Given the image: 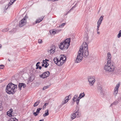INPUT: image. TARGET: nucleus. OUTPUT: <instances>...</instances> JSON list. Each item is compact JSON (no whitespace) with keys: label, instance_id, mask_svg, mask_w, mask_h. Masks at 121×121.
<instances>
[{"label":"nucleus","instance_id":"09e8293b","mask_svg":"<svg viewBox=\"0 0 121 121\" xmlns=\"http://www.w3.org/2000/svg\"><path fill=\"white\" fill-rule=\"evenodd\" d=\"M9 111H9V112L12 113L13 111V110L11 108L10 109Z\"/></svg>","mask_w":121,"mask_h":121},{"label":"nucleus","instance_id":"dca6fc26","mask_svg":"<svg viewBox=\"0 0 121 121\" xmlns=\"http://www.w3.org/2000/svg\"><path fill=\"white\" fill-rule=\"evenodd\" d=\"M64 62L62 61L61 60H58V62L56 64L58 65L59 66H61L62 65V64L64 63Z\"/></svg>","mask_w":121,"mask_h":121},{"label":"nucleus","instance_id":"2eb2a0df","mask_svg":"<svg viewBox=\"0 0 121 121\" xmlns=\"http://www.w3.org/2000/svg\"><path fill=\"white\" fill-rule=\"evenodd\" d=\"M68 101V99H67V98L65 97L64 99V100L62 102V104H61V106H63L64 104H66Z\"/></svg>","mask_w":121,"mask_h":121},{"label":"nucleus","instance_id":"4468645a","mask_svg":"<svg viewBox=\"0 0 121 121\" xmlns=\"http://www.w3.org/2000/svg\"><path fill=\"white\" fill-rule=\"evenodd\" d=\"M98 91L101 94H104V93L102 91V89L101 86H99L98 87Z\"/></svg>","mask_w":121,"mask_h":121},{"label":"nucleus","instance_id":"0eeeda50","mask_svg":"<svg viewBox=\"0 0 121 121\" xmlns=\"http://www.w3.org/2000/svg\"><path fill=\"white\" fill-rule=\"evenodd\" d=\"M94 76H89L88 77V79L91 86L93 85L95 81V79L94 78Z\"/></svg>","mask_w":121,"mask_h":121},{"label":"nucleus","instance_id":"9d476101","mask_svg":"<svg viewBox=\"0 0 121 121\" xmlns=\"http://www.w3.org/2000/svg\"><path fill=\"white\" fill-rule=\"evenodd\" d=\"M120 84H117L114 90V94L115 95V96H116L118 92V91L119 88L120 86Z\"/></svg>","mask_w":121,"mask_h":121},{"label":"nucleus","instance_id":"3c124183","mask_svg":"<svg viewBox=\"0 0 121 121\" xmlns=\"http://www.w3.org/2000/svg\"><path fill=\"white\" fill-rule=\"evenodd\" d=\"M81 98V97H79H79H78V98L77 99V100L79 101L80 99Z\"/></svg>","mask_w":121,"mask_h":121},{"label":"nucleus","instance_id":"0e129e2a","mask_svg":"<svg viewBox=\"0 0 121 121\" xmlns=\"http://www.w3.org/2000/svg\"><path fill=\"white\" fill-rule=\"evenodd\" d=\"M97 34H100V32L98 31L97 32Z\"/></svg>","mask_w":121,"mask_h":121},{"label":"nucleus","instance_id":"473e14b6","mask_svg":"<svg viewBox=\"0 0 121 121\" xmlns=\"http://www.w3.org/2000/svg\"><path fill=\"white\" fill-rule=\"evenodd\" d=\"M7 114L8 116L10 117L12 116V113L10 112L9 111L7 112Z\"/></svg>","mask_w":121,"mask_h":121},{"label":"nucleus","instance_id":"4c0bfd02","mask_svg":"<svg viewBox=\"0 0 121 121\" xmlns=\"http://www.w3.org/2000/svg\"><path fill=\"white\" fill-rule=\"evenodd\" d=\"M38 114L39 113H38V112H37L36 111V112H34L33 113V114L35 116L37 115H38Z\"/></svg>","mask_w":121,"mask_h":121},{"label":"nucleus","instance_id":"f257e3e1","mask_svg":"<svg viewBox=\"0 0 121 121\" xmlns=\"http://www.w3.org/2000/svg\"><path fill=\"white\" fill-rule=\"evenodd\" d=\"M107 63L104 67V69L106 71L108 72L114 71L116 68V66L114 63H112L111 61V57L110 52L107 54Z\"/></svg>","mask_w":121,"mask_h":121},{"label":"nucleus","instance_id":"69168bd1","mask_svg":"<svg viewBox=\"0 0 121 121\" xmlns=\"http://www.w3.org/2000/svg\"><path fill=\"white\" fill-rule=\"evenodd\" d=\"M99 30V28H97V31H98Z\"/></svg>","mask_w":121,"mask_h":121},{"label":"nucleus","instance_id":"c9c22d12","mask_svg":"<svg viewBox=\"0 0 121 121\" xmlns=\"http://www.w3.org/2000/svg\"><path fill=\"white\" fill-rule=\"evenodd\" d=\"M3 108L2 106V104L0 103V111H1L3 110Z\"/></svg>","mask_w":121,"mask_h":121},{"label":"nucleus","instance_id":"5fc2aeb1","mask_svg":"<svg viewBox=\"0 0 121 121\" xmlns=\"http://www.w3.org/2000/svg\"><path fill=\"white\" fill-rule=\"evenodd\" d=\"M47 89V88L46 87V86H44L43 87V89L44 90H45Z\"/></svg>","mask_w":121,"mask_h":121},{"label":"nucleus","instance_id":"f8f14e48","mask_svg":"<svg viewBox=\"0 0 121 121\" xmlns=\"http://www.w3.org/2000/svg\"><path fill=\"white\" fill-rule=\"evenodd\" d=\"M44 17L42 16L40 17H39L36 20L35 22L36 23H38L41 22L43 19Z\"/></svg>","mask_w":121,"mask_h":121},{"label":"nucleus","instance_id":"052dcab7","mask_svg":"<svg viewBox=\"0 0 121 121\" xmlns=\"http://www.w3.org/2000/svg\"><path fill=\"white\" fill-rule=\"evenodd\" d=\"M49 86H46V87L47 88V89L48 88Z\"/></svg>","mask_w":121,"mask_h":121},{"label":"nucleus","instance_id":"774afa93","mask_svg":"<svg viewBox=\"0 0 121 121\" xmlns=\"http://www.w3.org/2000/svg\"><path fill=\"white\" fill-rule=\"evenodd\" d=\"M31 82H32V81H31Z\"/></svg>","mask_w":121,"mask_h":121},{"label":"nucleus","instance_id":"1a4fd4ad","mask_svg":"<svg viewBox=\"0 0 121 121\" xmlns=\"http://www.w3.org/2000/svg\"><path fill=\"white\" fill-rule=\"evenodd\" d=\"M51 49L49 50H48V52L50 54H53L55 52L56 47L55 46L52 45L51 47Z\"/></svg>","mask_w":121,"mask_h":121},{"label":"nucleus","instance_id":"6ab92c4d","mask_svg":"<svg viewBox=\"0 0 121 121\" xmlns=\"http://www.w3.org/2000/svg\"><path fill=\"white\" fill-rule=\"evenodd\" d=\"M103 17L102 16H100L98 22L97 23L101 24L102 21L103 20Z\"/></svg>","mask_w":121,"mask_h":121},{"label":"nucleus","instance_id":"39448f33","mask_svg":"<svg viewBox=\"0 0 121 121\" xmlns=\"http://www.w3.org/2000/svg\"><path fill=\"white\" fill-rule=\"evenodd\" d=\"M69 44H67L66 43L64 42H61L59 46V48L61 50H65V49H67L69 46Z\"/></svg>","mask_w":121,"mask_h":121},{"label":"nucleus","instance_id":"f704fd0d","mask_svg":"<svg viewBox=\"0 0 121 121\" xmlns=\"http://www.w3.org/2000/svg\"><path fill=\"white\" fill-rule=\"evenodd\" d=\"M64 58L63 57L61 56L60 58V60H62V61H64V62L66 60H65V59L64 60Z\"/></svg>","mask_w":121,"mask_h":121},{"label":"nucleus","instance_id":"603ef678","mask_svg":"<svg viewBox=\"0 0 121 121\" xmlns=\"http://www.w3.org/2000/svg\"><path fill=\"white\" fill-rule=\"evenodd\" d=\"M46 105H44L43 107V109H44V108L46 107Z\"/></svg>","mask_w":121,"mask_h":121},{"label":"nucleus","instance_id":"13d9d810","mask_svg":"<svg viewBox=\"0 0 121 121\" xmlns=\"http://www.w3.org/2000/svg\"><path fill=\"white\" fill-rule=\"evenodd\" d=\"M45 64L44 63H43L42 64V66H44L45 67V65H44Z\"/></svg>","mask_w":121,"mask_h":121},{"label":"nucleus","instance_id":"a19ab883","mask_svg":"<svg viewBox=\"0 0 121 121\" xmlns=\"http://www.w3.org/2000/svg\"><path fill=\"white\" fill-rule=\"evenodd\" d=\"M4 66L3 65H0V69H3V68H4Z\"/></svg>","mask_w":121,"mask_h":121},{"label":"nucleus","instance_id":"58836bf2","mask_svg":"<svg viewBox=\"0 0 121 121\" xmlns=\"http://www.w3.org/2000/svg\"><path fill=\"white\" fill-rule=\"evenodd\" d=\"M50 32L51 33H53V34H54V29L53 30H51L50 31Z\"/></svg>","mask_w":121,"mask_h":121},{"label":"nucleus","instance_id":"79ce46f5","mask_svg":"<svg viewBox=\"0 0 121 121\" xmlns=\"http://www.w3.org/2000/svg\"><path fill=\"white\" fill-rule=\"evenodd\" d=\"M61 56L62 57H63L65 58V60H66V56H65V55H61Z\"/></svg>","mask_w":121,"mask_h":121},{"label":"nucleus","instance_id":"ddd939ff","mask_svg":"<svg viewBox=\"0 0 121 121\" xmlns=\"http://www.w3.org/2000/svg\"><path fill=\"white\" fill-rule=\"evenodd\" d=\"M79 110V108L78 109L77 108L76 110L75 111V112L74 113L75 114V115L76 116V117H80V114L79 112H78V111Z\"/></svg>","mask_w":121,"mask_h":121},{"label":"nucleus","instance_id":"6e6552de","mask_svg":"<svg viewBox=\"0 0 121 121\" xmlns=\"http://www.w3.org/2000/svg\"><path fill=\"white\" fill-rule=\"evenodd\" d=\"M50 75V72L48 71H47L43 73L42 74L39 75V77L43 79L47 78Z\"/></svg>","mask_w":121,"mask_h":121},{"label":"nucleus","instance_id":"7c9ffc66","mask_svg":"<svg viewBox=\"0 0 121 121\" xmlns=\"http://www.w3.org/2000/svg\"><path fill=\"white\" fill-rule=\"evenodd\" d=\"M121 36V30L119 31L118 34L117 35V37L118 38H120Z\"/></svg>","mask_w":121,"mask_h":121},{"label":"nucleus","instance_id":"6e6d98bb","mask_svg":"<svg viewBox=\"0 0 121 121\" xmlns=\"http://www.w3.org/2000/svg\"><path fill=\"white\" fill-rule=\"evenodd\" d=\"M89 39L88 37H87L86 38V40L87 41L89 40Z\"/></svg>","mask_w":121,"mask_h":121},{"label":"nucleus","instance_id":"ea45409f","mask_svg":"<svg viewBox=\"0 0 121 121\" xmlns=\"http://www.w3.org/2000/svg\"><path fill=\"white\" fill-rule=\"evenodd\" d=\"M15 29V28H13L11 31H9V32L11 33H12L13 32L14 30Z\"/></svg>","mask_w":121,"mask_h":121},{"label":"nucleus","instance_id":"f3484780","mask_svg":"<svg viewBox=\"0 0 121 121\" xmlns=\"http://www.w3.org/2000/svg\"><path fill=\"white\" fill-rule=\"evenodd\" d=\"M64 42L70 45V39H66L65 40L63 41Z\"/></svg>","mask_w":121,"mask_h":121},{"label":"nucleus","instance_id":"7ed1b4c3","mask_svg":"<svg viewBox=\"0 0 121 121\" xmlns=\"http://www.w3.org/2000/svg\"><path fill=\"white\" fill-rule=\"evenodd\" d=\"M88 44L86 42H84L82 45V47H80L79 50L81 51H82V52L84 53V56L85 57H86L88 55Z\"/></svg>","mask_w":121,"mask_h":121},{"label":"nucleus","instance_id":"f03ea898","mask_svg":"<svg viewBox=\"0 0 121 121\" xmlns=\"http://www.w3.org/2000/svg\"><path fill=\"white\" fill-rule=\"evenodd\" d=\"M17 88V85L10 82L7 86L5 91L7 93L9 94H13L15 93V89Z\"/></svg>","mask_w":121,"mask_h":121},{"label":"nucleus","instance_id":"c03bdc74","mask_svg":"<svg viewBox=\"0 0 121 121\" xmlns=\"http://www.w3.org/2000/svg\"><path fill=\"white\" fill-rule=\"evenodd\" d=\"M42 42V41L41 39H39V40L38 43H41Z\"/></svg>","mask_w":121,"mask_h":121},{"label":"nucleus","instance_id":"412c9836","mask_svg":"<svg viewBox=\"0 0 121 121\" xmlns=\"http://www.w3.org/2000/svg\"><path fill=\"white\" fill-rule=\"evenodd\" d=\"M49 114L48 110L47 109L45 111V113L43 114V116L44 117H45L46 116L48 115Z\"/></svg>","mask_w":121,"mask_h":121},{"label":"nucleus","instance_id":"4d7b16f0","mask_svg":"<svg viewBox=\"0 0 121 121\" xmlns=\"http://www.w3.org/2000/svg\"><path fill=\"white\" fill-rule=\"evenodd\" d=\"M45 61H47V62L48 61H49V60L48 59H46Z\"/></svg>","mask_w":121,"mask_h":121},{"label":"nucleus","instance_id":"de8ad7c7","mask_svg":"<svg viewBox=\"0 0 121 121\" xmlns=\"http://www.w3.org/2000/svg\"><path fill=\"white\" fill-rule=\"evenodd\" d=\"M40 63V62H38L37 63H36V67L38 66H39V64Z\"/></svg>","mask_w":121,"mask_h":121},{"label":"nucleus","instance_id":"9b49d317","mask_svg":"<svg viewBox=\"0 0 121 121\" xmlns=\"http://www.w3.org/2000/svg\"><path fill=\"white\" fill-rule=\"evenodd\" d=\"M26 86V84L23 83H19L18 84V87L19 88V90L20 91L21 90V88L22 87H23L24 88H25Z\"/></svg>","mask_w":121,"mask_h":121},{"label":"nucleus","instance_id":"cd10ccee","mask_svg":"<svg viewBox=\"0 0 121 121\" xmlns=\"http://www.w3.org/2000/svg\"><path fill=\"white\" fill-rule=\"evenodd\" d=\"M61 30H55V29H54V34H57Z\"/></svg>","mask_w":121,"mask_h":121},{"label":"nucleus","instance_id":"a18cd8bd","mask_svg":"<svg viewBox=\"0 0 121 121\" xmlns=\"http://www.w3.org/2000/svg\"><path fill=\"white\" fill-rule=\"evenodd\" d=\"M101 24L97 23L98 25L97 26V28H99Z\"/></svg>","mask_w":121,"mask_h":121},{"label":"nucleus","instance_id":"393cba45","mask_svg":"<svg viewBox=\"0 0 121 121\" xmlns=\"http://www.w3.org/2000/svg\"><path fill=\"white\" fill-rule=\"evenodd\" d=\"M8 121H18V120L15 117L11 118Z\"/></svg>","mask_w":121,"mask_h":121},{"label":"nucleus","instance_id":"8fccbe9b","mask_svg":"<svg viewBox=\"0 0 121 121\" xmlns=\"http://www.w3.org/2000/svg\"><path fill=\"white\" fill-rule=\"evenodd\" d=\"M76 103L77 104V105H78L79 104V101L77 100H76Z\"/></svg>","mask_w":121,"mask_h":121},{"label":"nucleus","instance_id":"338daca9","mask_svg":"<svg viewBox=\"0 0 121 121\" xmlns=\"http://www.w3.org/2000/svg\"><path fill=\"white\" fill-rule=\"evenodd\" d=\"M8 60L9 61H10V60L9 59H8Z\"/></svg>","mask_w":121,"mask_h":121},{"label":"nucleus","instance_id":"e433bc0d","mask_svg":"<svg viewBox=\"0 0 121 121\" xmlns=\"http://www.w3.org/2000/svg\"><path fill=\"white\" fill-rule=\"evenodd\" d=\"M66 98H67V99H68V100L70 99L71 98V97L70 95H69L68 96L65 97Z\"/></svg>","mask_w":121,"mask_h":121},{"label":"nucleus","instance_id":"a211bd4d","mask_svg":"<svg viewBox=\"0 0 121 121\" xmlns=\"http://www.w3.org/2000/svg\"><path fill=\"white\" fill-rule=\"evenodd\" d=\"M43 63H44V64H45V68H47L48 67V66L49 65V64L47 62V61H45L44 60H43Z\"/></svg>","mask_w":121,"mask_h":121},{"label":"nucleus","instance_id":"b1692460","mask_svg":"<svg viewBox=\"0 0 121 121\" xmlns=\"http://www.w3.org/2000/svg\"><path fill=\"white\" fill-rule=\"evenodd\" d=\"M76 117V116L75 115V114L74 113L72 114L71 119H72V120L75 118Z\"/></svg>","mask_w":121,"mask_h":121},{"label":"nucleus","instance_id":"72a5a7b5","mask_svg":"<svg viewBox=\"0 0 121 121\" xmlns=\"http://www.w3.org/2000/svg\"><path fill=\"white\" fill-rule=\"evenodd\" d=\"M42 109V108H37L36 111L37 112H38V113H39L40 111Z\"/></svg>","mask_w":121,"mask_h":121},{"label":"nucleus","instance_id":"aec40b11","mask_svg":"<svg viewBox=\"0 0 121 121\" xmlns=\"http://www.w3.org/2000/svg\"><path fill=\"white\" fill-rule=\"evenodd\" d=\"M40 102V100H39L35 102L33 105V106L34 107H35L37 106Z\"/></svg>","mask_w":121,"mask_h":121},{"label":"nucleus","instance_id":"2f4dec72","mask_svg":"<svg viewBox=\"0 0 121 121\" xmlns=\"http://www.w3.org/2000/svg\"><path fill=\"white\" fill-rule=\"evenodd\" d=\"M65 24V23H63L62 24H61L60 25L59 27L61 28L63 27L64 26Z\"/></svg>","mask_w":121,"mask_h":121},{"label":"nucleus","instance_id":"423d86ee","mask_svg":"<svg viewBox=\"0 0 121 121\" xmlns=\"http://www.w3.org/2000/svg\"><path fill=\"white\" fill-rule=\"evenodd\" d=\"M28 17L26 15L19 22V26L20 27H22L24 26L26 23V19Z\"/></svg>","mask_w":121,"mask_h":121},{"label":"nucleus","instance_id":"bb28decb","mask_svg":"<svg viewBox=\"0 0 121 121\" xmlns=\"http://www.w3.org/2000/svg\"><path fill=\"white\" fill-rule=\"evenodd\" d=\"M85 96V94L84 93V92H83L82 93H81L79 95V97H81V98L84 97Z\"/></svg>","mask_w":121,"mask_h":121},{"label":"nucleus","instance_id":"680f3d73","mask_svg":"<svg viewBox=\"0 0 121 121\" xmlns=\"http://www.w3.org/2000/svg\"><path fill=\"white\" fill-rule=\"evenodd\" d=\"M55 0H48V1H55Z\"/></svg>","mask_w":121,"mask_h":121},{"label":"nucleus","instance_id":"bf43d9fd","mask_svg":"<svg viewBox=\"0 0 121 121\" xmlns=\"http://www.w3.org/2000/svg\"><path fill=\"white\" fill-rule=\"evenodd\" d=\"M48 104V103H45L44 105H46V106H47Z\"/></svg>","mask_w":121,"mask_h":121},{"label":"nucleus","instance_id":"c85d7f7f","mask_svg":"<svg viewBox=\"0 0 121 121\" xmlns=\"http://www.w3.org/2000/svg\"><path fill=\"white\" fill-rule=\"evenodd\" d=\"M9 29L8 28H5L2 30V32H5L8 31Z\"/></svg>","mask_w":121,"mask_h":121},{"label":"nucleus","instance_id":"49530a36","mask_svg":"<svg viewBox=\"0 0 121 121\" xmlns=\"http://www.w3.org/2000/svg\"><path fill=\"white\" fill-rule=\"evenodd\" d=\"M78 96V95L77 94H76L74 96V98L76 99L77 98Z\"/></svg>","mask_w":121,"mask_h":121},{"label":"nucleus","instance_id":"4be33fe9","mask_svg":"<svg viewBox=\"0 0 121 121\" xmlns=\"http://www.w3.org/2000/svg\"><path fill=\"white\" fill-rule=\"evenodd\" d=\"M16 0H10V2L8 4V7L12 5Z\"/></svg>","mask_w":121,"mask_h":121},{"label":"nucleus","instance_id":"e2e57ef3","mask_svg":"<svg viewBox=\"0 0 121 121\" xmlns=\"http://www.w3.org/2000/svg\"><path fill=\"white\" fill-rule=\"evenodd\" d=\"M44 121L43 119H42L40 120L39 121Z\"/></svg>","mask_w":121,"mask_h":121},{"label":"nucleus","instance_id":"c756f323","mask_svg":"<svg viewBox=\"0 0 121 121\" xmlns=\"http://www.w3.org/2000/svg\"><path fill=\"white\" fill-rule=\"evenodd\" d=\"M76 4H75L74 6H73L72 8H71L70 10L67 12V13H68L71 12V11L73 9L76 7Z\"/></svg>","mask_w":121,"mask_h":121},{"label":"nucleus","instance_id":"864d4df0","mask_svg":"<svg viewBox=\"0 0 121 121\" xmlns=\"http://www.w3.org/2000/svg\"><path fill=\"white\" fill-rule=\"evenodd\" d=\"M75 99H74V97H73V101L74 102H75L76 101V100H75Z\"/></svg>","mask_w":121,"mask_h":121},{"label":"nucleus","instance_id":"5701e85b","mask_svg":"<svg viewBox=\"0 0 121 121\" xmlns=\"http://www.w3.org/2000/svg\"><path fill=\"white\" fill-rule=\"evenodd\" d=\"M58 59L57 57H56L54 58L53 59V61H54L55 63L56 64L58 62Z\"/></svg>","mask_w":121,"mask_h":121},{"label":"nucleus","instance_id":"37998d69","mask_svg":"<svg viewBox=\"0 0 121 121\" xmlns=\"http://www.w3.org/2000/svg\"><path fill=\"white\" fill-rule=\"evenodd\" d=\"M42 68V67L41 66H37L36 69H41V68Z\"/></svg>","mask_w":121,"mask_h":121},{"label":"nucleus","instance_id":"20e7f679","mask_svg":"<svg viewBox=\"0 0 121 121\" xmlns=\"http://www.w3.org/2000/svg\"><path fill=\"white\" fill-rule=\"evenodd\" d=\"M84 53L82 52L81 50H79L78 52V55L75 60V62L79 63L81 61L83 58Z\"/></svg>","mask_w":121,"mask_h":121},{"label":"nucleus","instance_id":"a878e982","mask_svg":"<svg viewBox=\"0 0 121 121\" xmlns=\"http://www.w3.org/2000/svg\"><path fill=\"white\" fill-rule=\"evenodd\" d=\"M118 103V102L117 101H116L113 102V103L111 104L110 105V107H111L112 106V105H116Z\"/></svg>","mask_w":121,"mask_h":121}]
</instances>
